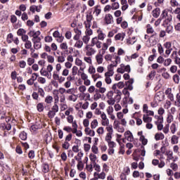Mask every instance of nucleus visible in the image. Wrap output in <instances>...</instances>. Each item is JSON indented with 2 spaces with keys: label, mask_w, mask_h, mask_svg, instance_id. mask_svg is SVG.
I'll use <instances>...</instances> for the list:
<instances>
[{
  "label": "nucleus",
  "mask_w": 180,
  "mask_h": 180,
  "mask_svg": "<svg viewBox=\"0 0 180 180\" xmlns=\"http://www.w3.org/2000/svg\"><path fill=\"white\" fill-rule=\"evenodd\" d=\"M161 19H165L162 26H167L172 22V12L169 11L167 9L163 10L160 15Z\"/></svg>",
  "instance_id": "obj_1"
},
{
  "label": "nucleus",
  "mask_w": 180,
  "mask_h": 180,
  "mask_svg": "<svg viewBox=\"0 0 180 180\" xmlns=\"http://www.w3.org/2000/svg\"><path fill=\"white\" fill-rule=\"evenodd\" d=\"M51 71H53V68H41L40 70V73L44 77H47V78H51Z\"/></svg>",
  "instance_id": "obj_2"
},
{
  "label": "nucleus",
  "mask_w": 180,
  "mask_h": 180,
  "mask_svg": "<svg viewBox=\"0 0 180 180\" xmlns=\"http://www.w3.org/2000/svg\"><path fill=\"white\" fill-rule=\"evenodd\" d=\"M133 84H134V79H129L128 81L125 82V89L128 91H133Z\"/></svg>",
  "instance_id": "obj_3"
},
{
  "label": "nucleus",
  "mask_w": 180,
  "mask_h": 180,
  "mask_svg": "<svg viewBox=\"0 0 180 180\" xmlns=\"http://www.w3.org/2000/svg\"><path fill=\"white\" fill-rule=\"evenodd\" d=\"M85 49L86 50V54L89 56H94V54L96 53V51H95V49L90 45H87L85 47Z\"/></svg>",
  "instance_id": "obj_4"
},
{
  "label": "nucleus",
  "mask_w": 180,
  "mask_h": 180,
  "mask_svg": "<svg viewBox=\"0 0 180 180\" xmlns=\"http://www.w3.org/2000/svg\"><path fill=\"white\" fill-rule=\"evenodd\" d=\"M104 20L105 22V25H112L113 22V16L112 14L108 13L105 15Z\"/></svg>",
  "instance_id": "obj_5"
},
{
  "label": "nucleus",
  "mask_w": 180,
  "mask_h": 180,
  "mask_svg": "<svg viewBox=\"0 0 180 180\" xmlns=\"http://www.w3.org/2000/svg\"><path fill=\"white\" fill-rule=\"evenodd\" d=\"M124 37H126V34L124 32L118 33L115 36V40H121L123 41V40H124Z\"/></svg>",
  "instance_id": "obj_6"
},
{
  "label": "nucleus",
  "mask_w": 180,
  "mask_h": 180,
  "mask_svg": "<svg viewBox=\"0 0 180 180\" xmlns=\"http://www.w3.org/2000/svg\"><path fill=\"white\" fill-rule=\"evenodd\" d=\"M94 13H95L96 16H99V15H101V12H102V7L101 6V5H97L94 6Z\"/></svg>",
  "instance_id": "obj_7"
},
{
  "label": "nucleus",
  "mask_w": 180,
  "mask_h": 180,
  "mask_svg": "<svg viewBox=\"0 0 180 180\" xmlns=\"http://www.w3.org/2000/svg\"><path fill=\"white\" fill-rule=\"evenodd\" d=\"M116 94V96L114 97V101L117 102V103H119V102H120V99H122V91L117 90Z\"/></svg>",
  "instance_id": "obj_8"
},
{
  "label": "nucleus",
  "mask_w": 180,
  "mask_h": 180,
  "mask_svg": "<svg viewBox=\"0 0 180 180\" xmlns=\"http://www.w3.org/2000/svg\"><path fill=\"white\" fill-rule=\"evenodd\" d=\"M160 13H161V10L160 9V8H156L152 11V15L153 18H158Z\"/></svg>",
  "instance_id": "obj_9"
},
{
  "label": "nucleus",
  "mask_w": 180,
  "mask_h": 180,
  "mask_svg": "<svg viewBox=\"0 0 180 180\" xmlns=\"http://www.w3.org/2000/svg\"><path fill=\"white\" fill-rule=\"evenodd\" d=\"M41 9V5H39V6H31L30 8V11L32 12V13H34V12H40V10Z\"/></svg>",
  "instance_id": "obj_10"
},
{
  "label": "nucleus",
  "mask_w": 180,
  "mask_h": 180,
  "mask_svg": "<svg viewBox=\"0 0 180 180\" xmlns=\"http://www.w3.org/2000/svg\"><path fill=\"white\" fill-rule=\"evenodd\" d=\"M166 155L167 156V161L173 160V161L175 162V160L174 159V153H172V151L169 150L166 152Z\"/></svg>",
  "instance_id": "obj_11"
},
{
  "label": "nucleus",
  "mask_w": 180,
  "mask_h": 180,
  "mask_svg": "<svg viewBox=\"0 0 180 180\" xmlns=\"http://www.w3.org/2000/svg\"><path fill=\"white\" fill-rule=\"evenodd\" d=\"M165 136L164 134L162 133H157L155 135V139L156 140V141H158L160 140H164L165 139Z\"/></svg>",
  "instance_id": "obj_12"
},
{
  "label": "nucleus",
  "mask_w": 180,
  "mask_h": 180,
  "mask_svg": "<svg viewBox=\"0 0 180 180\" xmlns=\"http://www.w3.org/2000/svg\"><path fill=\"white\" fill-rule=\"evenodd\" d=\"M75 32L76 34L73 37V39L76 41H78V40H79V37L82 34L81 30L77 29V30H75Z\"/></svg>",
  "instance_id": "obj_13"
},
{
  "label": "nucleus",
  "mask_w": 180,
  "mask_h": 180,
  "mask_svg": "<svg viewBox=\"0 0 180 180\" xmlns=\"http://www.w3.org/2000/svg\"><path fill=\"white\" fill-rule=\"evenodd\" d=\"M117 64H120V57L116 56L115 62L110 64V67H117Z\"/></svg>",
  "instance_id": "obj_14"
},
{
  "label": "nucleus",
  "mask_w": 180,
  "mask_h": 180,
  "mask_svg": "<svg viewBox=\"0 0 180 180\" xmlns=\"http://www.w3.org/2000/svg\"><path fill=\"white\" fill-rule=\"evenodd\" d=\"M143 120L144 123H150V122H153V117H148V115H143Z\"/></svg>",
  "instance_id": "obj_15"
},
{
  "label": "nucleus",
  "mask_w": 180,
  "mask_h": 180,
  "mask_svg": "<svg viewBox=\"0 0 180 180\" xmlns=\"http://www.w3.org/2000/svg\"><path fill=\"white\" fill-rule=\"evenodd\" d=\"M58 102V100L56 99L54 105H53L51 110L56 112H58V105L57 104Z\"/></svg>",
  "instance_id": "obj_16"
},
{
  "label": "nucleus",
  "mask_w": 180,
  "mask_h": 180,
  "mask_svg": "<svg viewBox=\"0 0 180 180\" xmlns=\"http://www.w3.org/2000/svg\"><path fill=\"white\" fill-rule=\"evenodd\" d=\"M97 33L98 34V40H104L105 39V34L101 30H98Z\"/></svg>",
  "instance_id": "obj_17"
},
{
  "label": "nucleus",
  "mask_w": 180,
  "mask_h": 180,
  "mask_svg": "<svg viewBox=\"0 0 180 180\" xmlns=\"http://www.w3.org/2000/svg\"><path fill=\"white\" fill-rule=\"evenodd\" d=\"M96 60L98 64H102L103 63V56L102 55H97L96 56Z\"/></svg>",
  "instance_id": "obj_18"
},
{
  "label": "nucleus",
  "mask_w": 180,
  "mask_h": 180,
  "mask_svg": "<svg viewBox=\"0 0 180 180\" xmlns=\"http://www.w3.org/2000/svg\"><path fill=\"white\" fill-rule=\"evenodd\" d=\"M20 139L23 141L27 140V134L25 131L20 132Z\"/></svg>",
  "instance_id": "obj_19"
},
{
  "label": "nucleus",
  "mask_w": 180,
  "mask_h": 180,
  "mask_svg": "<svg viewBox=\"0 0 180 180\" xmlns=\"http://www.w3.org/2000/svg\"><path fill=\"white\" fill-rule=\"evenodd\" d=\"M164 27H166L167 33H168L169 34H170V33H172L173 27L172 25H169V23L167 25V26H164Z\"/></svg>",
  "instance_id": "obj_20"
},
{
  "label": "nucleus",
  "mask_w": 180,
  "mask_h": 180,
  "mask_svg": "<svg viewBox=\"0 0 180 180\" xmlns=\"http://www.w3.org/2000/svg\"><path fill=\"white\" fill-rule=\"evenodd\" d=\"M113 74H115L113 69L110 68L108 72L105 73V77H112Z\"/></svg>",
  "instance_id": "obj_21"
},
{
  "label": "nucleus",
  "mask_w": 180,
  "mask_h": 180,
  "mask_svg": "<svg viewBox=\"0 0 180 180\" xmlns=\"http://www.w3.org/2000/svg\"><path fill=\"white\" fill-rule=\"evenodd\" d=\"M86 22L89 23H91L92 21V19H94V15H92V12H90L89 14L86 15Z\"/></svg>",
  "instance_id": "obj_22"
},
{
  "label": "nucleus",
  "mask_w": 180,
  "mask_h": 180,
  "mask_svg": "<svg viewBox=\"0 0 180 180\" xmlns=\"http://www.w3.org/2000/svg\"><path fill=\"white\" fill-rule=\"evenodd\" d=\"M17 34L18 36H23L24 34H26V30H25V29L20 28L17 31Z\"/></svg>",
  "instance_id": "obj_23"
},
{
  "label": "nucleus",
  "mask_w": 180,
  "mask_h": 180,
  "mask_svg": "<svg viewBox=\"0 0 180 180\" xmlns=\"http://www.w3.org/2000/svg\"><path fill=\"white\" fill-rule=\"evenodd\" d=\"M98 120H94L91 122V129H96V127H98Z\"/></svg>",
  "instance_id": "obj_24"
},
{
  "label": "nucleus",
  "mask_w": 180,
  "mask_h": 180,
  "mask_svg": "<svg viewBox=\"0 0 180 180\" xmlns=\"http://www.w3.org/2000/svg\"><path fill=\"white\" fill-rule=\"evenodd\" d=\"M82 46H84V42L81 40H78L75 44V47H77V49H81Z\"/></svg>",
  "instance_id": "obj_25"
},
{
  "label": "nucleus",
  "mask_w": 180,
  "mask_h": 180,
  "mask_svg": "<svg viewBox=\"0 0 180 180\" xmlns=\"http://www.w3.org/2000/svg\"><path fill=\"white\" fill-rule=\"evenodd\" d=\"M37 108L38 112H43V110H44V105H43V103H39L37 104Z\"/></svg>",
  "instance_id": "obj_26"
},
{
  "label": "nucleus",
  "mask_w": 180,
  "mask_h": 180,
  "mask_svg": "<svg viewBox=\"0 0 180 180\" xmlns=\"http://www.w3.org/2000/svg\"><path fill=\"white\" fill-rule=\"evenodd\" d=\"M56 113L57 112L53 111V110H49L48 112V117H49V119H53L54 116H56Z\"/></svg>",
  "instance_id": "obj_27"
},
{
  "label": "nucleus",
  "mask_w": 180,
  "mask_h": 180,
  "mask_svg": "<svg viewBox=\"0 0 180 180\" xmlns=\"http://www.w3.org/2000/svg\"><path fill=\"white\" fill-rule=\"evenodd\" d=\"M117 71V72H120V74H124L125 71L130 72V68H118Z\"/></svg>",
  "instance_id": "obj_28"
},
{
  "label": "nucleus",
  "mask_w": 180,
  "mask_h": 180,
  "mask_svg": "<svg viewBox=\"0 0 180 180\" xmlns=\"http://www.w3.org/2000/svg\"><path fill=\"white\" fill-rule=\"evenodd\" d=\"M140 141H141L143 146H146L147 143H148V141L144 137V136H140Z\"/></svg>",
  "instance_id": "obj_29"
},
{
  "label": "nucleus",
  "mask_w": 180,
  "mask_h": 180,
  "mask_svg": "<svg viewBox=\"0 0 180 180\" xmlns=\"http://www.w3.org/2000/svg\"><path fill=\"white\" fill-rule=\"evenodd\" d=\"M158 47L159 54H160V56H162L164 54V48H162V45H161V44H158Z\"/></svg>",
  "instance_id": "obj_30"
},
{
  "label": "nucleus",
  "mask_w": 180,
  "mask_h": 180,
  "mask_svg": "<svg viewBox=\"0 0 180 180\" xmlns=\"http://www.w3.org/2000/svg\"><path fill=\"white\" fill-rule=\"evenodd\" d=\"M116 33H117V30H112V31H110L108 34V37L110 38V37H113V36H115V34H116Z\"/></svg>",
  "instance_id": "obj_31"
},
{
  "label": "nucleus",
  "mask_w": 180,
  "mask_h": 180,
  "mask_svg": "<svg viewBox=\"0 0 180 180\" xmlns=\"http://www.w3.org/2000/svg\"><path fill=\"white\" fill-rule=\"evenodd\" d=\"M89 158L91 160L92 164L96 163V155L91 153L90 155H89Z\"/></svg>",
  "instance_id": "obj_32"
},
{
  "label": "nucleus",
  "mask_w": 180,
  "mask_h": 180,
  "mask_svg": "<svg viewBox=\"0 0 180 180\" xmlns=\"http://www.w3.org/2000/svg\"><path fill=\"white\" fill-rule=\"evenodd\" d=\"M99 41L98 37H94L91 39V43L90 44V46L91 47H94V46H95L98 42Z\"/></svg>",
  "instance_id": "obj_33"
},
{
  "label": "nucleus",
  "mask_w": 180,
  "mask_h": 180,
  "mask_svg": "<svg viewBox=\"0 0 180 180\" xmlns=\"http://www.w3.org/2000/svg\"><path fill=\"white\" fill-rule=\"evenodd\" d=\"M42 168H43V172H44L45 174H47V172H49V171L50 170L48 164H44L42 166Z\"/></svg>",
  "instance_id": "obj_34"
},
{
  "label": "nucleus",
  "mask_w": 180,
  "mask_h": 180,
  "mask_svg": "<svg viewBox=\"0 0 180 180\" xmlns=\"http://www.w3.org/2000/svg\"><path fill=\"white\" fill-rule=\"evenodd\" d=\"M119 4L117 2H115L112 3L111 5V9H112V11H116V9H119Z\"/></svg>",
  "instance_id": "obj_35"
},
{
  "label": "nucleus",
  "mask_w": 180,
  "mask_h": 180,
  "mask_svg": "<svg viewBox=\"0 0 180 180\" xmlns=\"http://www.w3.org/2000/svg\"><path fill=\"white\" fill-rule=\"evenodd\" d=\"M46 103H51L53 102V96H47L45 98Z\"/></svg>",
  "instance_id": "obj_36"
},
{
  "label": "nucleus",
  "mask_w": 180,
  "mask_h": 180,
  "mask_svg": "<svg viewBox=\"0 0 180 180\" xmlns=\"http://www.w3.org/2000/svg\"><path fill=\"white\" fill-rule=\"evenodd\" d=\"M170 130L172 134H175V131H176V125L175 124H172L170 127Z\"/></svg>",
  "instance_id": "obj_37"
},
{
  "label": "nucleus",
  "mask_w": 180,
  "mask_h": 180,
  "mask_svg": "<svg viewBox=\"0 0 180 180\" xmlns=\"http://www.w3.org/2000/svg\"><path fill=\"white\" fill-rule=\"evenodd\" d=\"M172 144H178V136H176V135L172 136Z\"/></svg>",
  "instance_id": "obj_38"
},
{
  "label": "nucleus",
  "mask_w": 180,
  "mask_h": 180,
  "mask_svg": "<svg viewBox=\"0 0 180 180\" xmlns=\"http://www.w3.org/2000/svg\"><path fill=\"white\" fill-rule=\"evenodd\" d=\"M105 140L107 143L112 141V134H107Z\"/></svg>",
  "instance_id": "obj_39"
},
{
  "label": "nucleus",
  "mask_w": 180,
  "mask_h": 180,
  "mask_svg": "<svg viewBox=\"0 0 180 180\" xmlns=\"http://www.w3.org/2000/svg\"><path fill=\"white\" fill-rule=\"evenodd\" d=\"M84 169V164H82V161H79L77 164V169L79 171H82Z\"/></svg>",
  "instance_id": "obj_40"
},
{
  "label": "nucleus",
  "mask_w": 180,
  "mask_h": 180,
  "mask_svg": "<svg viewBox=\"0 0 180 180\" xmlns=\"http://www.w3.org/2000/svg\"><path fill=\"white\" fill-rule=\"evenodd\" d=\"M32 41L34 43V44H36L37 43H41V38H32Z\"/></svg>",
  "instance_id": "obj_41"
},
{
  "label": "nucleus",
  "mask_w": 180,
  "mask_h": 180,
  "mask_svg": "<svg viewBox=\"0 0 180 180\" xmlns=\"http://www.w3.org/2000/svg\"><path fill=\"white\" fill-rule=\"evenodd\" d=\"M90 39L91 38L89 37V36L86 35L83 37L82 41H84V43H85V44H88Z\"/></svg>",
  "instance_id": "obj_42"
},
{
  "label": "nucleus",
  "mask_w": 180,
  "mask_h": 180,
  "mask_svg": "<svg viewBox=\"0 0 180 180\" xmlns=\"http://www.w3.org/2000/svg\"><path fill=\"white\" fill-rule=\"evenodd\" d=\"M3 129L4 130L9 131L12 129V125H11V124H4Z\"/></svg>",
  "instance_id": "obj_43"
},
{
  "label": "nucleus",
  "mask_w": 180,
  "mask_h": 180,
  "mask_svg": "<svg viewBox=\"0 0 180 180\" xmlns=\"http://www.w3.org/2000/svg\"><path fill=\"white\" fill-rule=\"evenodd\" d=\"M173 80L175 82V84H179V76L178 75H175L173 76Z\"/></svg>",
  "instance_id": "obj_44"
},
{
  "label": "nucleus",
  "mask_w": 180,
  "mask_h": 180,
  "mask_svg": "<svg viewBox=\"0 0 180 180\" xmlns=\"http://www.w3.org/2000/svg\"><path fill=\"white\" fill-rule=\"evenodd\" d=\"M170 5L171 6H180L179 4H178V1L176 0H171L170 1Z\"/></svg>",
  "instance_id": "obj_45"
},
{
  "label": "nucleus",
  "mask_w": 180,
  "mask_h": 180,
  "mask_svg": "<svg viewBox=\"0 0 180 180\" xmlns=\"http://www.w3.org/2000/svg\"><path fill=\"white\" fill-rule=\"evenodd\" d=\"M174 120V116L172 115L169 114L167 117V123H171Z\"/></svg>",
  "instance_id": "obj_46"
},
{
  "label": "nucleus",
  "mask_w": 180,
  "mask_h": 180,
  "mask_svg": "<svg viewBox=\"0 0 180 180\" xmlns=\"http://www.w3.org/2000/svg\"><path fill=\"white\" fill-rule=\"evenodd\" d=\"M106 129L107 131H108V133H107L108 134H113V127L112 125L108 127Z\"/></svg>",
  "instance_id": "obj_47"
},
{
  "label": "nucleus",
  "mask_w": 180,
  "mask_h": 180,
  "mask_svg": "<svg viewBox=\"0 0 180 180\" xmlns=\"http://www.w3.org/2000/svg\"><path fill=\"white\" fill-rule=\"evenodd\" d=\"M172 62V60H171V58H168L164 60L163 63H164L165 67H168V65H169V64H171Z\"/></svg>",
  "instance_id": "obj_48"
},
{
  "label": "nucleus",
  "mask_w": 180,
  "mask_h": 180,
  "mask_svg": "<svg viewBox=\"0 0 180 180\" xmlns=\"http://www.w3.org/2000/svg\"><path fill=\"white\" fill-rule=\"evenodd\" d=\"M123 95L127 96L128 98L130 96V92H129V89L124 88L122 90Z\"/></svg>",
  "instance_id": "obj_49"
},
{
  "label": "nucleus",
  "mask_w": 180,
  "mask_h": 180,
  "mask_svg": "<svg viewBox=\"0 0 180 180\" xmlns=\"http://www.w3.org/2000/svg\"><path fill=\"white\" fill-rule=\"evenodd\" d=\"M154 77H155V71L153 70L148 75V79H153Z\"/></svg>",
  "instance_id": "obj_50"
},
{
  "label": "nucleus",
  "mask_w": 180,
  "mask_h": 180,
  "mask_svg": "<svg viewBox=\"0 0 180 180\" xmlns=\"http://www.w3.org/2000/svg\"><path fill=\"white\" fill-rule=\"evenodd\" d=\"M169 131V124H167L165 126V127L163 128V132L165 134H167V133Z\"/></svg>",
  "instance_id": "obj_51"
},
{
  "label": "nucleus",
  "mask_w": 180,
  "mask_h": 180,
  "mask_svg": "<svg viewBox=\"0 0 180 180\" xmlns=\"http://www.w3.org/2000/svg\"><path fill=\"white\" fill-rule=\"evenodd\" d=\"M46 43H51L53 41V37L51 36H46L44 38Z\"/></svg>",
  "instance_id": "obj_52"
},
{
  "label": "nucleus",
  "mask_w": 180,
  "mask_h": 180,
  "mask_svg": "<svg viewBox=\"0 0 180 180\" xmlns=\"http://www.w3.org/2000/svg\"><path fill=\"white\" fill-rule=\"evenodd\" d=\"M72 37V34L71 33L70 31H67L65 34V37L66 39H68V40H70V39H71V37Z\"/></svg>",
  "instance_id": "obj_53"
},
{
  "label": "nucleus",
  "mask_w": 180,
  "mask_h": 180,
  "mask_svg": "<svg viewBox=\"0 0 180 180\" xmlns=\"http://www.w3.org/2000/svg\"><path fill=\"white\" fill-rule=\"evenodd\" d=\"M95 171L101 172V166L96 163H93Z\"/></svg>",
  "instance_id": "obj_54"
},
{
  "label": "nucleus",
  "mask_w": 180,
  "mask_h": 180,
  "mask_svg": "<svg viewBox=\"0 0 180 180\" xmlns=\"http://www.w3.org/2000/svg\"><path fill=\"white\" fill-rule=\"evenodd\" d=\"M60 47L62 50H67L68 45H67V42H63L60 45Z\"/></svg>",
  "instance_id": "obj_55"
},
{
  "label": "nucleus",
  "mask_w": 180,
  "mask_h": 180,
  "mask_svg": "<svg viewBox=\"0 0 180 180\" xmlns=\"http://www.w3.org/2000/svg\"><path fill=\"white\" fill-rule=\"evenodd\" d=\"M25 49H32V41H25Z\"/></svg>",
  "instance_id": "obj_56"
},
{
  "label": "nucleus",
  "mask_w": 180,
  "mask_h": 180,
  "mask_svg": "<svg viewBox=\"0 0 180 180\" xmlns=\"http://www.w3.org/2000/svg\"><path fill=\"white\" fill-rule=\"evenodd\" d=\"M94 101H99V99L102 98V95L99 93H96V94H94Z\"/></svg>",
  "instance_id": "obj_57"
},
{
  "label": "nucleus",
  "mask_w": 180,
  "mask_h": 180,
  "mask_svg": "<svg viewBox=\"0 0 180 180\" xmlns=\"http://www.w3.org/2000/svg\"><path fill=\"white\" fill-rule=\"evenodd\" d=\"M62 147L63 148H65V150H68L70 148V143L65 141L62 145Z\"/></svg>",
  "instance_id": "obj_58"
},
{
  "label": "nucleus",
  "mask_w": 180,
  "mask_h": 180,
  "mask_svg": "<svg viewBox=\"0 0 180 180\" xmlns=\"http://www.w3.org/2000/svg\"><path fill=\"white\" fill-rule=\"evenodd\" d=\"M98 178H99L100 179H105L106 178V174L102 172L101 174H98Z\"/></svg>",
  "instance_id": "obj_59"
},
{
  "label": "nucleus",
  "mask_w": 180,
  "mask_h": 180,
  "mask_svg": "<svg viewBox=\"0 0 180 180\" xmlns=\"http://www.w3.org/2000/svg\"><path fill=\"white\" fill-rule=\"evenodd\" d=\"M91 151L94 153V154H98V146H96V145H94L91 147Z\"/></svg>",
  "instance_id": "obj_60"
},
{
  "label": "nucleus",
  "mask_w": 180,
  "mask_h": 180,
  "mask_svg": "<svg viewBox=\"0 0 180 180\" xmlns=\"http://www.w3.org/2000/svg\"><path fill=\"white\" fill-rule=\"evenodd\" d=\"M69 101H72L73 102H75L77 101V96L75 94L70 95L68 97Z\"/></svg>",
  "instance_id": "obj_61"
},
{
  "label": "nucleus",
  "mask_w": 180,
  "mask_h": 180,
  "mask_svg": "<svg viewBox=\"0 0 180 180\" xmlns=\"http://www.w3.org/2000/svg\"><path fill=\"white\" fill-rule=\"evenodd\" d=\"M28 157L31 160H33L34 158V150H30L28 153Z\"/></svg>",
  "instance_id": "obj_62"
},
{
  "label": "nucleus",
  "mask_w": 180,
  "mask_h": 180,
  "mask_svg": "<svg viewBox=\"0 0 180 180\" xmlns=\"http://www.w3.org/2000/svg\"><path fill=\"white\" fill-rule=\"evenodd\" d=\"M34 47L35 50H39V49H41V42L34 44Z\"/></svg>",
  "instance_id": "obj_63"
},
{
  "label": "nucleus",
  "mask_w": 180,
  "mask_h": 180,
  "mask_svg": "<svg viewBox=\"0 0 180 180\" xmlns=\"http://www.w3.org/2000/svg\"><path fill=\"white\" fill-rule=\"evenodd\" d=\"M109 100L107 101V103H108V105H115V98H108Z\"/></svg>",
  "instance_id": "obj_64"
}]
</instances>
